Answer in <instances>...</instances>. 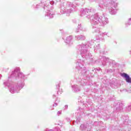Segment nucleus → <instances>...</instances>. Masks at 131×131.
Returning <instances> with one entry per match:
<instances>
[{
    "mask_svg": "<svg viewBox=\"0 0 131 131\" xmlns=\"http://www.w3.org/2000/svg\"><path fill=\"white\" fill-rule=\"evenodd\" d=\"M121 76H122V77H124L127 82L131 83V78L129 77V76L127 75V74L125 73H121Z\"/></svg>",
    "mask_w": 131,
    "mask_h": 131,
    "instance_id": "obj_1",
    "label": "nucleus"
}]
</instances>
